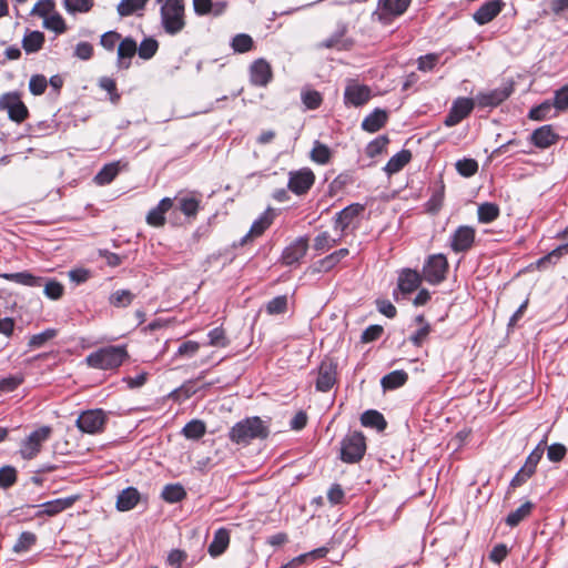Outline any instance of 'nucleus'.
<instances>
[{
	"label": "nucleus",
	"mask_w": 568,
	"mask_h": 568,
	"mask_svg": "<svg viewBox=\"0 0 568 568\" xmlns=\"http://www.w3.org/2000/svg\"><path fill=\"white\" fill-rule=\"evenodd\" d=\"M161 2L160 23L169 36L179 34L186 24L185 6L183 0H156Z\"/></svg>",
	"instance_id": "nucleus-1"
},
{
	"label": "nucleus",
	"mask_w": 568,
	"mask_h": 568,
	"mask_svg": "<svg viewBox=\"0 0 568 568\" xmlns=\"http://www.w3.org/2000/svg\"><path fill=\"white\" fill-rule=\"evenodd\" d=\"M268 428L260 417H247L236 423L230 430L229 437L235 444L246 445L253 439L267 437Z\"/></svg>",
	"instance_id": "nucleus-2"
},
{
	"label": "nucleus",
	"mask_w": 568,
	"mask_h": 568,
	"mask_svg": "<svg viewBox=\"0 0 568 568\" xmlns=\"http://www.w3.org/2000/svg\"><path fill=\"white\" fill-rule=\"evenodd\" d=\"M126 356L124 346H106L89 354L85 362L92 368L108 371L118 368Z\"/></svg>",
	"instance_id": "nucleus-3"
},
{
	"label": "nucleus",
	"mask_w": 568,
	"mask_h": 568,
	"mask_svg": "<svg viewBox=\"0 0 568 568\" xmlns=\"http://www.w3.org/2000/svg\"><path fill=\"white\" fill-rule=\"evenodd\" d=\"M447 272L448 261L440 253L429 255L423 265V278L432 285H438L444 282Z\"/></svg>",
	"instance_id": "nucleus-4"
},
{
	"label": "nucleus",
	"mask_w": 568,
	"mask_h": 568,
	"mask_svg": "<svg viewBox=\"0 0 568 568\" xmlns=\"http://www.w3.org/2000/svg\"><path fill=\"white\" fill-rule=\"evenodd\" d=\"M366 450L365 437L362 433L354 432L348 434L341 444V459L353 464L359 462Z\"/></svg>",
	"instance_id": "nucleus-5"
},
{
	"label": "nucleus",
	"mask_w": 568,
	"mask_h": 568,
	"mask_svg": "<svg viewBox=\"0 0 568 568\" xmlns=\"http://www.w3.org/2000/svg\"><path fill=\"white\" fill-rule=\"evenodd\" d=\"M52 428L50 426H41L30 433V435L21 443V457L27 460L37 457V455L41 452L42 444L50 438Z\"/></svg>",
	"instance_id": "nucleus-6"
},
{
	"label": "nucleus",
	"mask_w": 568,
	"mask_h": 568,
	"mask_svg": "<svg viewBox=\"0 0 568 568\" xmlns=\"http://www.w3.org/2000/svg\"><path fill=\"white\" fill-rule=\"evenodd\" d=\"M106 422V415L102 409H90L83 412L77 418L78 428L87 434L100 433Z\"/></svg>",
	"instance_id": "nucleus-7"
},
{
	"label": "nucleus",
	"mask_w": 568,
	"mask_h": 568,
	"mask_svg": "<svg viewBox=\"0 0 568 568\" xmlns=\"http://www.w3.org/2000/svg\"><path fill=\"white\" fill-rule=\"evenodd\" d=\"M0 109L7 110L10 120L14 122H22L28 116V109L21 101L18 93H4L0 97Z\"/></svg>",
	"instance_id": "nucleus-8"
},
{
	"label": "nucleus",
	"mask_w": 568,
	"mask_h": 568,
	"mask_svg": "<svg viewBox=\"0 0 568 568\" xmlns=\"http://www.w3.org/2000/svg\"><path fill=\"white\" fill-rule=\"evenodd\" d=\"M248 75L252 85L265 88L273 80V70L270 62L258 58L250 64Z\"/></svg>",
	"instance_id": "nucleus-9"
},
{
	"label": "nucleus",
	"mask_w": 568,
	"mask_h": 568,
	"mask_svg": "<svg viewBox=\"0 0 568 568\" xmlns=\"http://www.w3.org/2000/svg\"><path fill=\"white\" fill-rule=\"evenodd\" d=\"M372 97L371 88L361 84L355 80H349L344 92V103L352 106H361L369 101Z\"/></svg>",
	"instance_id": "nucleus-10"
},
{
	"label": "nucleus",
	"mask_w": 568,
	"mask_h": 568,
	"mask_svg": "<svg viewBox=\"0 0 568 568\" xmlns=\"http://www.w3.org/2000/svg\"><path fill=\"white\" fill-rule=\"evenodd\" d=\"M475 101L469 98H458L453 102V105L444 120V124L448 128L457 125L473 111Z\"/></svg>",
	"instance_id": "nucleus-11"
},
{
	"label": "nucleus",
	"mask_w": 568,
	"mask_h": 568,
	"mask_svg": "<svg viewBox=\"0 0 568 568\" xmlns=\"http://www.w3.org/2000/svg\"><path fill=\"white\" fill-rule=\"evenodd\" d=\"M308 248V240L304 236L295 239L282 253L283 264L290 266L300 263Z\"/></svg>",
	"instance_id": "nucleus-12"
},
{
	"label": "nucleus",
	"mask_w": 568,
	"mask_h": 568,
	"mask_svg": "<svg viewBox=\"0 0 568 568\" xmlns=\"http://www.w3.org/2000/svg\"><path fill=\"white\" fill-rule=\"evenodd\" d=\"M314 173L310 169H302L290 173L288 189L296 194L306 193L314 184Z\"/></svg>",
	"instance_id": "nucleus-13"
},
{
	"label": "nucleus",
	"mask_w": 568,
	"mask_h": 568,
	"mask_svg": "<svg viewBox=\"0 0 568 568\" xmlns=\"http://www.w3.org/2000/svg\"><path fill=\"white\" fill-rule=\"evenodd\" d=\"M363 211L359 204H352L339 211L334 220V229L338 232L339 239H343L348 227L353 224L357 215Z\"/></svg>",
	"instance_id": "nucleus-14"
},
{
	"label": "nucleus",
	"mask_w": 568,
	"mask_h": 568,
	"mask_svg": "<svg viewBox=\"0 0 568 568\" xmlns=\"http://www.w3.org/2000/svg\"><path fill=\"white\" fill-rule=\"evenodd\" d=\"M475 241V230L470 226H459L450 239V247L454 252L468 251Z\"/></svg>",
	"instance_id": "nucleus-15"
},
{
	"label": "nucleus",
	"mask_w": 568,
	"mask_h": 568,
	"mask_svg": "<svg viewBox=\"0 0 568 568\" xmlns=\"http://www.w3.org/2000/svg\"><path fill=\"white\" fill-rule=\"evenodd\" d=\"M274 215L275 214L272 209H267L263 214H261L258 219L253 222L250 231L243 236L241 244H246L248 241L261 236L272 225Z\"/></svg>",
	"instance_id": "nucleus-16"
},
{
	"label": "nucleus",
	"mask_w": 568,
	"mask_h": 568,
	"mask_svg": "<svg viewBox=\"0 0 568 568\" xmlns=\"http://www.w3.org/2000/svg\"><path fill=\"white\" fill-rule=\"evenodd\" d=\"M336 383V365L332 361H323L318 368L316 389L328 392Z\"/></svg>",
	"instance_id": "nucleus-17"
},
{
	"label": "nucleus",
	"mask_w": 568,
	"mask_h": 568,
	"mask_svg": "<svg viewBox=\"0 0 568 568\" xmlns=\"http://www.w3.org/2000/svg\"><path fill=\"white\" fill-rule=\"evenodd\" d=\"M510 92L508 88H497L487 92H479L474 101L483 108H495L505 101Z\"/></svg>",
	"instance_id": "nucleus-18"
},
{
	"label": "nucleus",
	"mask_w": 568,
	"mask_h": 568,
	"mask_svg": "<svg viewBox=\"0 0 568 568\" xmlns=\"http://www.w3.org/2000/svg\"><path fill=\"white\" fill-rule=\"evenodd\" d=\"M412 0H379L377 14L379 19H387L389 17H398L403 14Z\"/></svg>",
	"instance_id": "nucleus-19"
},
{
	"label": "nucleus",
	"mask_w": 568,
	"mask_h": 568,
	"mask_svg": "<svg viewBox=\"0 0 568 568\" xmlns=\"http://www.w3.org/2000/svg\"><path fill=\"white\" fill-rule=\"evenodd\" d=\"M559 135L554 131L552 126L547 124L536 129L530 134V142L539 149H547L555 144Z\"/></svg>",
	"instance_id": "nucleus-20"
},
{
	"label": "nucleus",
	"mask_w": 568,
	"mask_h": 568,
	"mask_svg": "<svg viewBox=\"0 0 568 568\" xmlns=\"http://www.w3.org/2000/svg\"><path fill=\"white\" fill-rule=\"evenodd\" d=\"M138 52V44L132 38H124L118 44V67L119 69H129L131 59Z\"/></svg>",
	"instance_id": "nucleus-21"
},
{
	"label": "nucleus",
	"mask_w": 568,
	"mask_h": 568,
	"mask_svg": "<svg viewBox=\"0 0 568 568\" xmlns=\"http://www.w3.org/2000/svg\"><path fill=\"white\" fill-rule=\"evenodd\" d=\"M505 3L501 0H493L484 3L475 13L474 20L484 26L490 22L504 8Z\"/></svg>",
	"instance_id": "nucleus-22"
},
{
	"label": "nucleus",
	"mask_w": 568,
	"mask_h": 568,
	"mask_svg": "<svg viewBox=\"0 0 568 568\" xmlns=\"http://www.w3.org/2000/svg\"><path fill=\"white\" fill-rule=\"evenodd\" d=\"M173 206V200L162 199L159 204L151 209L146 215V223L154 227L163 226L165 223V213Z\"/></svg>",
	"instance_id": "nucleus-23"
},
{
	"label": "nucleus",
	"mask_w": 568,
	"mask_h": 568,
	"mask_svg": "<svg viewBox=\"0 0 568 568\" xmlns=\"http://www.w3.org/2000/svg\"><path fill=\"white\" fill-rule=\"evenodd\" d=\"M226 7L225 1L193 0V9L197 16L213 14L219 17L225 12Z\"/></svg>",
	"instance_id": "nucleus-24"
},
{
	"label": "nucleus",
	"mask_w": 568,
	"mask_h": 568,
	"mask_svg": "<svg viewBox=\"0 0 568 568\" xmlns=\"http://www.w3.org/2000/svg\"><path fill=\"white\" fill-rule=\"evenodd\" d=\"M422 283V275L412 268L403 270L398 275V288L404 294L414 292Z\"/></svg>",
	"instance_id": "nucleus-25"
},
{
	"label": "nucleus",
	"mask_w": 568,
	"mask_h": 568,
	"mask_svg": "<svg viewBox=\"0 0 568 568\" xmlns=\"http://www.w3.org/2000/svg\"><path fill=\"white\" fill-rule=\"evenodd\" d=\"M75 500L77 497H65L45 501L38 506L41 509L38 515L55 516L70 508Z\"/></svg>",
	"instance_id": "nucleus-26"
},
{
	"label": "nucleus",
	"mask_w": 568,
	"mask_h": 568,
	"mask_svg": "<svg viewBox=\"0 0 568 568\" xmlns=\"http://www.w3.org/2000/svg\"><path fill=\"white\" fill-rule=\"evenodd\" d=\"M387 118L388 115L385 110L375 109L364 118L362 121V129L366 132L375 133L386 124Z\"/></svg>",
	"instance_id": "nucleus-27"
},
{
	"label": "nucleus",
	"mask_w": 568,
	"mask_h": 568,
	"mask_svg": "<svg viewBox=\"0 0 568 568\" xmlns=\"http://www.w3.org/2000/svg\"><path fill=\"white\" fill-rule=\"evenodd\" d=\"M346 27H339L331 37L318 44V48L345 50L352 45V41L345 38Z\"/></svg>",
	"instance_id": "nucleus-28"
},
{
	"label": "nucleus",
	"mask_w": 568,
	"mask_h": 568,
	"mask_svg": "<svg viewBox=\"0 0 568 568\" xmlns=\"http://www.w3.org/2000/svg\"><path fill=\"white\" fill-rule=\"evenodd\" d=\"M230 544V534L227 529L220 528L214 532L213 540L209 545V554L211 557L216 558L221 556Z\"/></svg>",
	"instance_id": "nucleus-29"
},
{
	"label": "nucleus",
	"mask_w": 568,
	"mask_h": 568,
	"mask_svg": "<svg viewBox=\"0 0 568 568\" xmlns=\"http://www.w3.org/2000/svg\"><path fill=\"white\" fill-rule=\"evenodd\" d=\"M125 163H121V161H115L105 164L99 173L94 176V181L98 185H106L111 183L115 176L120 173V171L125 168Z\"/></svg>",
	"instance_id": "nucleus-30"
},
{
	"label": "nucleus",
	"mask_w": 568,
	"mask_h": 568,
	"mask_svg": "<svg viewBox=\"0 0 568 568\" xmlns=\"http://www.w3.org/2000/svg\"><path fill=\"white\" fill-rule=\"evenodd\" d=\"M1 276L7 281L30 287H39L43 284L42 277L36 276L27 271L17 273H4Z\"/></svg>",
	"instance_id": "nucleus-31"
},
{
	"label": "nucleus",
	"mask_w": 568,
	"mask_h": 568,
	"mask_svg": "<svg viewBox=\"0 0 568 568\" xmlns=\"http://www.w3.org/2000/svg\"><path fill=\"white\" fill-rule=\"evenodd\" d=\"M140 500V494L138 489L128 487L121 491L118 496L116 508L121 511H128L133 509Z\"/></svg>",
	"instance_id": "nucleus-32"
},
{
	"label": "nucleus",
	"mask_w": 568,
	"mask_h": 568,
	"mask_svg": "<svg viewBox=\"0 0 568 568\" xmlns=\"http://www.w3.org/2000/svg\"><path fill=\"white\" fill-rule=\"evenodd\" d=\"M44 40V34L41 31L27 30L22 39V48L27 53L38 52L42 49Z\"/></svg>",
	"instance_id": "nucleus-33"
},
{
	"label": "nucleus",
	"mask_w": 568,
	"mask_h": 568,
	"mask_svg": "<svg viewBox=\"0 0 568 568\" xmlns=\"http://www.w3.org/2000/svg\"><path fill=\"white\" fill-rule=\"evenodd\" d=\"M412 159L409 150H402L393 155L386 163L384 170L388 175L399 172Z\"/></svg>",
	"instance_id": "nucleus-34"
},
{
	"label": "nucleus",
	"mask_w": 568,
	"mask_h": 568,
	"mask_svg": "<svg viewBox=\"0 0 568 568\" xmlns=\"http://www.w3.org/2000/svg\"><path fill=\"white\" fill-rule=\"evenodd\" d=\"M180 211L186 216H195L200 207V199L195 194H185L176 197Z\"/></svg>",
	"instance_id": "nucleus-35"
},
{
	"label": "nucleus",
	"mask_w": 568,
	"mask_h": 568,
	"mask_svg": "<svg viewBox=\"0 0 568 568\" xmlns=\"http://www.w3.org/2000/svg\"><path fill=\"white\" fill-rule=\"evenodd\" d=\"M361 423L364 427L375 428L378 432L384 430L387 425L383 414L374 409L363 413L361 416Z\"/></svg>",
	"instance_id": "nucleus-36"
},
{
	"label": "nucleus",
	"mask_w": 568,
	"mask_h": 568,
	"mask_svg": "<svg viewBox=\"0 0 568 568\" xmlns=\"http://www.w3.org/2000/svg\"><path fill=\"white\" fill-rule=\"evenodd\" d=\"M407 379V373L405 371L397 369L385 375L381 381V385L384 389H396L403 386Z\"/></svg>",
	"instance_id": "nucleus-37"
},
{
	"label": "nucleus",
	"mask_w": 568,
	"mask_h": 568,
	"mask_svg": "<svg viewBox=\"0 0 568 568\" xmlns=\"http://www.w3.org/2000/svg\"><path fill=\"white\" fill-rule=\"evenodd\" d=\"M347 248H339L332 254L327 255L316 264V270L320 272H328L332 270L341 260L348 255Z\"/></svg>",
	"instance_id": "nucleus-38"
},
{
	"label": "nucleus",
	"mask_w": 568,
	"mask_h": 568,
	"mask_svg": "<svg viewBox=\"0 0 568 568\" xmlns=\"http://www.w3.org/2000/svg\"><path fill=\"white\" fill-rule=\"evenodd\" d=\"M546 450V437L541 439L536 448L528 455L526 458L525 465L523 466L527 471H529L531 475L535 474L536 467L540 459L542 458V455Z\"/></svg>",
	"instance_id": "nucleus-39"
},
{
	"label": "nucleus",
	"mask_w": 568,
	"mask_h": 568,
	"mask_svg": "<svg viewBox=\"0 0 568 568\" xmlns=\"http://www.w3.org/2000/svg\"><path fill=\"white\" fill-rule=\"evenodd\" d=\"M554 104L550 100H546L539 105L530 109L528 113V118L534 121H544L547 119H551L555 114H552Z\"/></svg>",
	"instance_id": "nucleus-40"
},
{
	"label": "nucleus",
	"mask_w": 568,
	"mask_h": 568,
	"mask_svg": "<svg viewBox=\"0 0 568 568\" xmlns=\"http://www.w3.org/2000/svg\"><path fill=\"white\" fill-rule=\"evenodd\" d=\"M205 432H206V426H205L204 422H202L200 419H192L182 429V434L184 435V437L187 439H193V440H196V439H200L201 437H203Z\"/></svg>",
	"instance_id": "nucleus-41"
},
{
	"label": "nucleus",
	"mask_w": 568,
	"mask_h": 568,
	"mask_svg": "<svg viewBox=\"0 0 568 568\" xmlns=\"http://www.w3.org/2000/svg\"><path fill=\"white\" fill-rule=\"evenodd\" d=\"M477 214L480 223H491L499 216V207L495 203L486 202L478 206Z\"/></svg>",
	"instance_id": "nucleus-42"
},
{
	"label": "nucleus",
	"mask_w": 568,
	"mask_h": 568,
	"mask_svg": "<svg viewBox=\"0 0 568 568\" xmlns=\"http://www.w3.org/2000/svg\"><path fill=\"white\" fill-rule=\"evenodd\" d=\"M149 0H121L118 12L121 17L134 14L144 9Z\"/></svg>",
	"instance_id": "nucleus-43"
},
{
	"label": "nucleus",
	"mask_w": 568,
	"mask_h": 568,
	"mask_svg": "<svg viewBox=\"0 0 568 568\" xmlns=\"http://www.w3.org/2000/svg\"><path fill=\"white\" fill-rule=\"evenodd\" d=\"M186 493L180 484H169L162 490V498L168 503H179L184 499Z\"/></svg>",
	"instance_id": "nucleus-44"
},
{
	"label": "nucleus",
	"mask_w": 568,
	"mask_h": 568,
	"mask_svg": "<svg viewBox=\"0 0 568 568\" xmlns=\"http://www.w3.org/2000/svg\"><path fill=\"white\" fill-rule=\"evenodd\" d=\"M65 11L70 14L89 12L94 0H62Z\"/></svg>",
	"instance_id": "nucleus-45"
},
{
	"label": "nucleus",
	"mask_w": 568,
	"mask_h": 568,
	"mask_svg": "<svg viewBox=\"0 0 568 568\" xmlns=\"http://www.w3.org/2000/svg\"><path fill=\"white\" fill-rule=\"evenodd\" d=\"M43 28L55 32L57 34H62L67 31V24L62 16L54 11L49 17H45L42 23Z\"/></svg>",
	"instance_id": "nucleus-46"
},
{
	"label": "nucleus",
	"mask_w": 568,
	"mask_h": 568,
	"mask_svg": "<svg viewBox=\"0 0 568 568\" xmlns=\"http://www.w3.org/2000/svg\"><path fill=\"white\" fill-rule=\"evenodd\" d=\"M532 504L530 501H526L520 507H518L516 510L511 511L507 518L506 524L509 527L517 526L521 520H524L526 517H528L531 513Z\"/></svg>",
	"instance_id": "nucleus-47"
},
{
	"label": "nucleus",
	"mask_w": 568,
	"mask_h": 568,
	"mask_svg": "<svg viewBox=\"0 0 568 568\" xmlns=\"http://www.w3.org/2000/svg\"><path fill=\"white\" fill-rule=\"evenodd\" d=\"M253 39L251 36L246 33H239L233 37L231 41V47L236 53H245L253 49Z\"/></svg>",
	"instance_id": "nucleus-48"
},
{
	"label": "nucleus",
	"mask_w": 568,
	"mask_h": 568,
	"mask_svg": "<svg viewBox=\"0 0 568 568\" xmlns=\"http://www.w3.org/2000/svg\"><path fill=\"white\" fill-rule=\"evenodd\" d=\"M342 239L333 237L328 232H322L314 239L313 247L318 252H325L335 246Z\"/></svg>",
	"instance_id": "nucleus-49"
},
{
	"label": "nucleus",
	"mask_w": 568,
	"mask_h": 568,
	"mask_svg": "<svg viewBox=\"0 0 568 568\" xmlns=\"http://www.w3.org/2000/svg\"><path fill=\"white\" fill-rule=\"evenodd\" d=\"M37 536L31 531H23L18 537L16 544L12 547V550L17 554L26 552L31 549V547L36 544Z\"/></svg>",
	"instance_id": "nucleus-50"
},
{
	"label": "nucleus",
	"mask_w": 568,
	"mask_h": 568,
	"mask_svg": "<svg viewBox=\"0 0 568 568\" xmlns=\"http://www.w3.org/2000/svg\"><path fill=\"white\" fill-rule=\"evenodd\" d=\"M134 300V294L129 290H118L111 294L109 302L115 307H126Z\"/></svg>",
	"instance_id": "nucleus-51"
},
{
	"label": "nucleus",
	"mask_w": 568,
	"mask_h": 568,
	"mask_svg": "<svg viewBox=\"0 0 568 568\" xmlns=\"http://www.w3.org/2000/svg\"><path fill=\"white\" fill-rule=\"evenodd\" d=\"M199 349L200 343L195 341H184L179 345L174 354V357L190 359L197 354Z\"/></svg>",
	"instance_id": "nucleus-52"
},
{
	"label": "nucleus",
	"mask_w": 568,
	"mask_h": 568,
	"mask_svg": "<svg viewBox=\"0 0 568 568\" xmlns=\"http://www.w3.org/2000/svg\"><path fill=\"white\" fill-rule=\"evenodd\" d=\"M159 49V42L153 38H145L138 47V54L143 60L153 58Z\"/></svg>",
	"instance_id": "nucleus-53"
},
{
	"label": "nucleus",
	"mask_w": 568,
	"mask_h": 568,
	"mask_svg": "<svg viewBox=\"0 0 568 568\" xmlns=\"http://www.w3.org/2000/svg\"><path fill=\"white\" fill-rule=\"evenodd\" d=\"M415 321L420 325V327L410 336L409 339L415 346H420L427 338L430 332V326L425 323L423 315H418Z\"/></svg>",
	"instance_id": "nucleus-54"
},
{
	"label": "nucleus",
	"mask_w": 568,
	"mask_h": 568,
	"mask_svg": "<svg viewBox=\"0 0 568 568\" xmlns=\"http://www.w3.org/2000/svg\"><path fill=\"white\" fill-rule=\"evenodd\" d=\"M54 11H57L54 0H40L33 6L30 14L37 16L44 20L45 17H49Z\"/></svg>",
	"instance_id": "nucleus-55"
},
{
	"label": "nucleus",
	"mask_w": 568,
	"mask_h": 568,
	"mask_svg": "<svg viewBox=\"0 0 568 568\" xmlns=\"http://www.w3.org/2000/svg\"><path fill=\"white\" fill-rule=\"evenodd\" d=\"M57 331L54 328H48L39 334H34L29 339L30 348H39L42 347L48 341L55 337Z\"/></svg>",
	"instance_id": "nucleus-56"
},
{
	"label": "nucleus",
	"mask_w": 568,
	"mask_h": 568,
	"mask_svg": "<svg viewBox=\"0 0 568 568\" xmlns=\"http://www.w3.org/2000/svg\"><path fill=\"white\" fill-rule=\"evenodd\" d=\"M389 140L386 135H379L371 141L366 146V154L369 158H375L381 154L387 146Z\"/></svg>",
	"instance_id": "nucleus-57"
},
{
	"label": "nucleus",
	"mask_w": 568,
	"mask_h": 568,
	"mask_svg": "<svg viewBox=\"0 0 568 568\" xmlns=\"http://www.w3.org/2000/svg\"><path fill=\"white\" fill-rule=\"evenodd\" d=\"M456 170L460 175L469 178L478 171V163L474 159L458 160L456 162Z\"/></svg>",
	"instance_id": "nucleus-58"
},
{
	"label": "nucleus",
	"mask_w": 568,
	"mask_h": 568,
	"mask_svg": "<svg viewBox=\"0 0 568 568\" xmlns=\"http://www.w3.org/2000/svg\"><path fill=\"white\" fill-rule=\"evenodd\" d=\"M439 59L440 53H428L426 55H422L417 60V68L423 72L433 71L439 62Z\"/></svg>",
	"instance_id": "nucleus-59"
},
{
	"label": "nucleus",
	"mask_w": 568,
	"mask_h": 568,
	"mask_svg": "<svg viewBox=\"0 0 568 568\" xmlns=\"http://www.w3.org/2000/svg\"><path fill=\"white\" fill-rule=\"evenodd\" d=\"M286 308L287 297L285 295L276 296L266 304V312L270 315L283 314L285 313Z\"/></svg>",
	"instance_id": "nucleus-60"
},
{
	"label": "nucleus",
	"mask_w": 568,
	"mask_h": 568,
	"mask_svg": "<svg viewBox=\"0 0 568 568\" xmlns=\"http://www.w3.org/2000/svg\"><path fill=\"white\" fill-rule=\"evenodd\" d=\"M209 345L214 347H226L229 345V339L225 335V332L222 327H215L207 333Z\"/></svg>",
	"instance_id": "nucleus-61"
},
{
	"label": "nucleus",
	"mask_w": 568,
	"mask_h": 568,
	"mask_svg": "<svg viewBox=\"0 0 568 568\" xmlns=\"http://www.w3.org/2000/svg\"><path fill=\"white\" fill-rule=\"evenodd\" d=\"M17 481V470L12 466H3L0 468V487L7 489Z\"/></svg>",
	"instance_id": "nucleus-62"
},
{
	"label": "nucleus",
	"mask_w": 568,
	"mask_h": 568,
	"mask_svg": "<svg viewBox=\"0 0 568 568\" xmlns=\"http://www.w3.org/2000/svg\"><path fill=\"white\" fill-rule=\"evenodd\" d=\"M311 158L316 163L325 164L328 162L331 158V151L325 144L315 142L311 152Z\"/></svg>",
	"instance_id": "nucleus-63"
},
{
	"label": "nucleus",
	"mask_w": 568,
	"mask_h": 568,
	"mask_svg": "<svg viewBox=\"0 0 568 568\" xmlns=\"http://www.w3.org/2000/svg\"><path fill=\"white\" fill-rule=\"evenodd\" d=\"M551 103L558 111L568 109V85H565L555 92L554 101H551Z\"/></svg>",
	"instance_id": "nucleus-64"
}]
</instances>
